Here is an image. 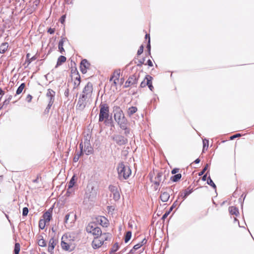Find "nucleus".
<instances>
[{
  "label": "nucleus",
  "mask_w": 254,
  "mask_h": 254,
  "mask_svg": "<svg viewBox=\"0 0 254 254\" xmlns=\"http://www.w3.org/2000/svg\"><path fill=\"white\" fill-rule=\"evenodd\" d=\"M182 178L181 174H177L173 176H172L170 178V180L173 182H177L179 181Z\"/></svg>",
  "instance_id": "28"
},
{
  "label": "nucleus",
  "mask_w": 254,
  "mask_h": 254,
  "mask_svg": "<svg viewBox=\"0 0 254 254\" xmlns=\"http://www.w3.org/2000/svg\"><path fill=\"white\" fill-rule=\"evenodd\" d=\"M111 235L109 233H101L95 237L91 243L92 247L94 249H97L101 248L103 245L106 244V242L109 241L111 239Z\"/></svg>",
  "instance_id": "2"
},
{
  "label": "nucleus",
  "mask_w": 254,
  "mask_h": 254,
  "mask_svg": "<svg viewBox=\"0 0 254 254\" xmlns=\"http://www.w3.org/2000/svg\"><path fill=\"white\" fill-rule=\"evenodd\" d=\"M57 244V241L54 239V238H52L49 242L48 244V251L51 254L53 253L54 249Z\"/></svg>",
  "instance_id": "16"
},
{
  "label": "nucleus",
  "mask_w": 254,
  "mask_h": 254,
  "mask_svg": "<svg viewBox=\"0 0 254 254\" xmlns=\"http://www.w3.org/2000/svg\"><path fill=\"white\" fill-rule=\"evenodd\" d=\"M98 221L103 227H107L109 224V221L107 218L104 216H100L98 218Z\"/></svg>",
  "instance_id": "18"
},
{
  "label": "nucleus",
  "mask_w": 254,
  "mask_h": 254,
  "mask_svg": "<svg viewBox=\"0 0 254 254\" xmlns=\"http://www.w3.org/2000/svg\"><path fill=\"white\" fill-rule=\"evenodd\" d=\"M152 79H153V78L149 75H147L145 76V79H146V84H147V86H148V88L151 91H152L154 88V87L152 85Z\"/></svg>",
  "instance_id": "21"
},
{
  "label": "nucleus",
  "mask_w": 254,
  "mask_h": 254,
  "mask_svg": "<svg viewBox=\"0 0 254 254\" xmlns=\"http://www.w3.org/2000/svg\"><path fill=\"white\" fill-rule=\"evenodd\" d=\"M118 172L120 178L127 179L131 174V170L128 166H126L123 163H121L118 167Z\"/></svg>",
  "instance_id": "5"
},
{
  "label": "nucleus",
  "mask_w": 254,
  "mask_h": 254,
  "mask_svg": "<svg viewBox=\"0 0 254 254\" xmlns=\"http://www.w3.org/2000/svg\"><path fill=\"white\" fill-rule=\"evenodd\" d=\"M234 220H235V221L237 220L236 217H235V218H234Z\"/></svg>",
  "instance_id": "63"
},
{
  "label": "nucleus",
  "mask_w": 254,
  "mask_h": 254,
  "mask_svg": "<svg viewBox=\"0 0 254 254\" xmlns=\"http://www.w3.org/2000/svg\"><path fill=\"white\" fill-rule=\"evenodd\" d=\"M69 216H70V214L69 213H68V214H67L65 215V220H64V223H67Z\"/></svg>",
  "instance_id": "54"
},
{
  "label": "nucleus",
  "mask_w": 254,
  "mask_h": 254,
  "mask_svg": "<svg viewBox=\"0 0 254 254\" xmlns=\"http://www.w3.org/2000/svg\"><path fill=\"white\" fill-rule=\"evenodd\" d=\"M119 248V247L118 244L117 243L115 244L111 249V252H116V251H118Z\"/></svg>",
  "instance_id": "41"
},
{
  "label": "nucleus",
  "mask_w": 254,
  "mask_h": 254,
  "mask_svg": "<svg viewBox=\"0 0 254 254\" xmlns=\"http://www.w3.org/2000/svg\"><path fill=\"white\" fill-rule=\"evenodd\" d=\"M143 48H144V47H143V45H141L140 46L139 49L137 51V55H140L143 53Z\"/></svg>",
  "instance_id": "44"
},
{
  "label": "nucleus",
  "mask_w": 254,
  "mask_h": 254,
  "mask_svg": "<svg viewBox=\"0 0 254 254\" xmlns=\"http://www.w3.org/2000/svg\"><path fill=\"white\" fill-rule=\"evenodd\" d=\"M109 190L113 194V198L117 201L120 198V194L116 186L110 185L109 187Z\"/></svg>",
  "instance_id": "14"
},
{
  "label": "nucleus",
  "mask_w": 254,
  "mask_h": 254,
  "mask_svg": "<svg viewBox=\"0 0 254 254\" xmlns=\"http://www.w3.org/2000/svg\"><path fill=\"white\" fill-rule=\"evenodd\" d=\"M55 95V92L52 89H48L46 93V96L49 100V108H50L54 103Z\"/></svg>",
  "instance_id": "13"
},
{
  "label": "nucleus",
  "mask_w": 254,
  "mask_h": 254,
  "mask_svg": "<svg viewBox=\"0 0 254 254\" xmlns=\"http://www.w3.org/2000/svg\"><path fill=\"white\" fill-rule=\"evenodd\" d=\"M131 237V232L130 231H128L126 233L125 238V242L127 243L130 239Z\"/></svg>",
  "instance_id": "38"
},
{
  "label": "nucleus",
  "mask_w": 254,
  "mask_h": 254,
  "mask_svg": "<svg viewBox=\"0 0 254 254\" xmlns=\"http://www.w3.org/2000/svg\"><path fill=\"white\" fill-rule=\"evenodd\" d=\"M91 102V100L86 98L84 96H81L78 100L76 105V109L78 110L82 111L85 108L87 103H90Z\"/></svg>",
  "instance_id": "10"
},
{
  "label": "nucleus",
  "mask_w": 254,
  "mask_h": 254,
  "mask_svg": "<svg viewBox=\"0 0 254 254\" xmlns=\"http://www.w3.org/2000/svg\"><path fill=\"white\" fill-rule=\"evenodd\" d=\"M41 254H46L45 252H42Z\"/></svg>",
  "instance_id": "62"
},
{
  "label": "nucleus",
  "mask_w": 254,
  "mask_h": 254,
  "mask_svg": "<svg viewBox=\"0 0 254 254\" xmlns=\"http://www.w3.org/2000/svg\"><path fill=\"white\" fill-rule=\"evenodd\" d=\"M206 175H204V176H203V177H202V179H203V180H205V179H206Z\"/></svg>",
  "instance_id": "60"
},
{
  "label": "nucleus",
  "mask_w": 254,
  "mask_h": 254,
  "mask_svg": "<svg viewBox=\"0 0 254 254\" xmlns=\"http://www.w3.org/2000/svg\"><path fill=\"white\" fill-rule=\"evenodd\" d=\"M192 189H190L189 188H188L187 189L185 190L183 193V199H185L192 192Z\"/></svg>",
  "instance_id": "34"
},
{
  "label": "nucleus",
  "mask_w": 254,
  "mask_h": 254,
  "mask_svg": "<svg viewBox=\"0 0 254 254\" xmlns=\"http://www.w3.org/2000/svg\"><path fill=\"white\" fill-rule=\"evenodd\" d=\"M65 17H66V16L65 15H63L60 18V21L62 23V24H64V21H65Z\"/></svg>",
  "instance_id": "50"
},
{
  "label": "nucleus",
  "mask_w": 254,
  "mask_h": 254,
  "mask_svg": "<svg viewBox=\"0 0 254 254\" xmlns=\"http://www.w3.org/2000/svg\"><path fill=\"white\" fill-rule=\"evenodd\" d=\"M66 58L64 56H61L58 59L57 66L61 65L66 61Z\"/></svg>",
  "instance_id": "31"
},
{
  "label": "nucleus",
  "mask_w": 254,
  "mask_h": 254,
  "mask_svg": "<svg viewBox=\"0 0 254 254\" xmlns=\"http://www.w3.org/2000/svg\"><path fill=\"white\" fill-rule=\"evenodd\" d=\"M20 251V245L19 243H16L14 246V253L15 254H19Z\"/></svg>",
  "instance_id": "36"
},
{
  "label": "nucleus",
  "mask_w": 254,
  "mask_h": 254,
  "mask_svg": "<svg viewBox=\"0 0 254 254\" xmlns=\"http://www.w3.org/2000/svg\"><path fill=\"white\" fill-rule=\"evenodd\" d=\"M41 179V177L40 175H38L37 176V178L36 179L33 180V182L34 183H37L39 182V179Z\"/></svg>",
  "instance_id": "52"
},
{
  "label": "nucleus",
  "mask_w": 254,
  "mask_h": 254,
  "mask_svg": "<svg viewBox=\"0 0 254 254\" xmlns=\"http://www.w3.org/2000/svg\"><path fill=\"white\" fill-rule=\"evenodd\" d=\"M93 84L92 83L89 82L83 88L81 96H84L90 100H92V95L93 93Z\"/></svg>",
  "instance_id": "9"
},
{
  "label": "nucleus",
  "mask_w": 254,
  "mask_h": 254,
  "mask_svg": "<svg viewBox=\"0 0 254 254\" xmlns=\"http://www.w3.org/2000/svg\"><path fill=\"white\" fill-rule=\"evenodd\" d=\"M200 162L199 159L197 158L194 161V163H198Z\"/></svg>",
  "instance_id": "59"
},
{
  "label": "nucleus",
  "mask_w": 254,
  "mask_h": 254,
  "mask_svg": "<svg viewBox=\"0 0 254 254\" xmlns=\"http://www.w3.org/2000/svg\"><path fill=\"white\" fill-rule=\"evenodd\" d=\"M90 150H88L87 153H86V154H88V155L92 153L93 150H92V148L90 147Z\"/></svg>",
  "instance_id": "56"
},
{
  "label": "nucleus",
  "mask_w": 254,
  "mask_h": 254,
  "mask_svg": "<svg viewBox=\"0 0 254 254\" xmlns=\"http://www.w3.org/2000/svg\"><path fill=\"white\" fill-rule=\"evenodd\" d=\"M67 40L65 38H62L59 42L58 49L61 54H63L64 52V43Z\"/></svg>",
  "instance_id": "20"
},
{
  "label": "nucleus",
  "mask_w": 254,
  "mask_h": 254,
  "mask_svg": "<svg viewBox=\"0 0 254 254\" xmlns=\"http://www.w3.org/2000/svg\"><path fill=\"white\" fill-rule=\"evenodd\" d=\"M75 176H73L68 184V189H71L73 187L75 183L74 180Z\"/></svg>",
  "instance_id": "37"
},
{
  "label": "nucleus",
  "mask_w": 254,
  "mask_h": 254,
  "mask_svg": "<svg viewBox=\"0 0 254 254\" xmlns=\"http://www.w3.org/2000/svg\"><path fill=\"white\" fill-rule=\"evenodd\" d=\"M170 213V211H168L166 212V213L163 215L162 217V219L163 220H165V219L167 217L169 214Z\"/></svg>",
  "instance_id": "47"
},
{
  "label": "nucleus",
  "mask_w": 254,
  "mask_h": 254,
  "mask_svg": "<svg viewBox=\"0 0 254 254\" xmlns=\"http://www.w3.org/2000/svg\"><path fill=\"white\" fill-rule=\"evenodd\" d=\"M87 233L91 234L94 238L99 235H101L102 233L101 228L97 226L95 222H90L88 224L86 227Z\"/></svg>",
  "instance_id": "6"
},
{
  "label": "nucleus",
  "mask_w": 254,
  "mask_h": 254,
  "mask_svg": "<svg viewBox=\"0 0 254 254\" xmlns=\"http://www.w3.org/2000/svg\"><path fill=\"white\" fill-rule=\"evenodd\" d=\"M79 146H80V151L79 153H77V154H76L74 156V157L73 158V161L74 162H77L78 161L80 156L83 154V151H82L83 146H82L81 143L80 144Z\"/></svg>",
  "instance_id": "26"
},
{
  "label": "nucleus",
  "mask_w": 254,
  "mask_h": 254,
  "mask_svg": "<svg viewBox=\"0 0 254 254\" xmlns=\"http://www.w3.org/2000/svg\"><path fill=\"white\" fill-rule=\"evenodd\" d=\"M28 212V208L27 207H24L23 208L22 215L24 216H27Z\"/></svg>",
  "instance_id": "43"
},
{
  "label": "nucleus",
  "mask_w": 254,
  "mask_h": 254,
  "mask_svg": "<svg viewBox=\"0 0 254 254\" xmlns=\"http://www.w3.org/2000/svg\"><path fill=\"white\" fill-rule=\"evenodd\" d=\"M109 117V107L106 104L100 105L99 122L107 123Z\"/></svg>",
  "instance_id": "4"
},
{
  "label": "nucleus",
  "mask_w": 254,
  "mask_h": 254,
  "mask_svg": "<svg viewBox=\"0 0 254 254\" xmlns=\"http://www.w3.org/2000/svg\"><path fill=\"white\" fill-rule=\"evenodd\" d=\"M180 169L179 168H174L171 171V173L172 174H175L178 173L179 172Z\"/></svg>",
  "instance_id": "48"
},
{
  "label": "nucleus",
  "mask_w": 254,
  "mask_h": 254,
  "mask_svg": "<svg viewBox=\"0 0 254 254\" xmlns=\"http://www.w3.org/2000/svg\"><path fill=\"white\" fill-rule=\"evenodd\" d=\"M114 119L118 123L120 127L125 129L126 127L127 120L125 118L123 111L121 108L119 106H115L114 107Z\"/></svg>",
  "instance_id": "3"
},
{
  "label": "nucleus",
  "mask_w": 254,
  "mask_h": 254,
  "mask_svg": "<svg viewBox=\"0 0 254 254\" xmlns=\"http://www.w3.org/2000/svg\"><path fill=\"white\" fill-rule=\"evenodd\" d=\"M121 75V70L120 69H117L115 70L111 75L110 81H113L112 83V86H114L117 88V86L118 84L122 85L123 83L122 79H120V77Z\"/></svg>",
  "instance_id": "7"
},
{
  "label": "nucleus",
  "mask_w": 254,
  "mask_h": 254,
  "mask_svg": "<svg viewBox=\"0 0 254 254\" xmlns=\"http://www.w3.org/2000/svg\"><path fill=\"white\" fill-rule=\"evenodd\" d=\"M145 39H148V40H149L150 41V35H149V34H146L145 35Z\"/></svg>",
  "instance_id": "58"
},
{
  "label": "nucleus",
  "mask_w": 254,
  "mask_h": 254,
  "mask_svg": "<svg viewBox=\"0 0 254 254\" xmlns=\"http://www.w3.org/2000/svg\"><path fill=\"white\" fill-rule=\"evenodd\" d=\"M173 207L175 206V203L173 204Z\"/></svg>",
  "instance_id": "64"
},
{
  "label": "nucleus",
  "mask_w": 254,
  "mask_h": 254,
  "mask_svg": "<svg viewBox=\"0 0 254 254\" xmlns=\"http://www.w3.org/2000/svg\"><path fill=\"white\" fill-rule=\"evenodd\" d=\"M147 49L148 50L149 54L150 55L151 46H150V41L149 40L148 41V44H147Z\"/></svg>",
  "instance_id": "53"
},
{
  "label": "nucleus",
  "mask_w": 254,
  "mask_h": 254,
  "mask_svg": "<svg viewBox=\"0 0 254 254\" xmlns=\"http://www.w3.org/2000/svg\"><path fill=\"white\" fill-rule=\"evenodd\" d=\"M172 190L170 188H166L161 191L160 198L163 202H167L170 196Z\"/></svg>",
  "instance_id": "11"
},
{
  "label": "nucleus",
  "mask_w": 254,
  "mask_h": 254,
  "mask_svg": "<svg viewBox=\"0 0 254 254\" xmlns=\"http://www.w3.org/2000/svg\"><path fill=\"white\" fill-rule=\"evenodd\" d=\"M55 28H50L48 30V32L49 33H50V34H53L55 33Z\"/></svg>",
  "instance_id": "51"
},
{
  "label": "nucleus",
  "mask_w": 254,
  "mask_h": 254,
  "mask_svg": "<svg viewBox=\"0 0 254 254\" xmlns=\"http://www.w3.org/2000/svg\"><path fill=\"white\" fill-rule=\"evenodd\" d=\"M137 83V78L135 75L130 76L125 84V87H128Z\"/></svg>",
  "instance_id": "15"
},
{
  "label": "nucleus",
  "mask_w": 254,
  "mask_h": 254,
  "mask_svg": "<svg viewBox=\"0 0 254 254\" xmlns=\"http://www.w3.org/2000/svg\"><path fill=\"white\" fill-rule=\"evenodd\" d=\"M207 183L211 186H212L213 188L216 189V186L215 184L213 183V181L211 179L210 177L208 178Z\"/></svg>",
  "instance_id": "40"
},
{
  "label": "nucleus",
  "mask_w": 254,
  "mask_h": 254,
  "mask_svg": "<svg viewBox=\"0 0 254 254\" xmlns=\"http://www.w3.org/2000/svg\"><path fill=\"white\" fill-rule=\"evenodd\" d=\"M25 87V84L24 83L21 84V85L18 87L16 90L15 96L20 94L22 92Z\"/></svg>",
  "instance_id": "30"
},
{
  "label": "nucleus",
  "mask_w": 254,
  "mask_h": 254,
  "mask_svg": "<svg viewBox=\"0 0 254 254\" xmlns=\"http://www.w3.org/2000/svg\"><path fill=\"white\" fill-rule=\"evenodd\" d=\"M37 59V57L36 55H35L32 57H31V55L30 53H27L26 54V58L25 64H27V66L31 64V62L36 60Z\"/></svg>",
  "instance_id": "19"
},
{
  "label": "nucleus",
  "mask_w": 254,
  "mask_h": 254,
  "mask_svg": "<svg viewBox=\"0 0 254 254\" xmlns=\"http://www.w3.org/2000/svg\"><path fill=\"white\" fill-rule=\"evenodd\" d=\"M137 111V108L136 107L132 106L129 107L127 111V114L128 116L130 117L133 114L135 113Z\"/></svg>",
  "instance_id": "25"
},
{
  "label": "nucleus",
  "mask_w": 254,
  "mask_h": 254,
  "mask_svg": "<svg viewBox=\"0 0 254 254\" xmlns=\"http://www.w3.org/2000/svg\"><path fill=\"white\" fill-rule=\"evenodd\" d=\"M173 205H172V206L171 207V208H170V210H169V211H170V212H171V211L172 210V209H173Z\"/></svg>",
  "instance_id": "61"
},
{
  "label": "nucleus",
  "mask_w": 254,
  "mask_h": 254,
  "mask_svg": "<svg viewBox=\"0 0 254 254\" xmlns=\"http://www.w3.org/2000/svg\"><path fill=\"white\" fill-rule=\"evenodd\" d=\"M52 217V208L49 209L47 211L45 212L42 216V218L43 220H45L46 222H47L49 223Z\"/></svg>",
  "instance_id": "17"
},
{
  "label": "nucleus",
  "mask_w": 254,
  "mask_h": 254,
  "mask_svg": "<svg viewBox=\"0 0 254 254\" xmlns=\"http://www.w3.org/2000/svg\"><path fill=\"white\" fill-rule=\"evenodd\" d=\"M146 64H147L148 66H151V67L153 66V63L151 60H148L147 61Z\"/></svg>",
  "instance_id": "55"
},
{
  "label": "nucleus",
  "mask_w": 254,
  "mask_h": 254,
  "mask_svg": "<svg viewBox=\"0 0 254 254\" xmlns=\"http://www.w3.org/2000/svg\"><path fill=\"white\" fill-rule=\"evenodd\" d=\"M8 48V44L7 42L3 43L0 46V53L4 54L7 50Z\"/></svg>",
  "instance_id": "24"
},
{
  "label": "nucleus",
  "mask_w": 254,
  "mask_h": 254,
  "mask_svg": "<svg viewBox=\"0 0 254 254\" xmlns=\"http://www.w3.org/2000/svg\"><path fill=\"white\" fill-rule=\"evenodd\" d=\"M47 224H49V223L41 219L39 220V227L40 229L43 230L45 228V226Z\"/></svg>",
  "instance_id": "32"
},
{
  "label": "nucleus",
  "mask_w": 254,
  "mask_h": 254,
  "mask_svg": "<svg viewBox=\"0 0 254 254\" xmlns=\"http://www.w3.org/2000/svg\"><path fill=\"white\" fill-rule=\"evenodd\" d=\"M208 167V164H206L205 167L203 168V169L200 173H199V174H198L199 176L202 175L205 173V172L207 170Z\"/></svg>",
  "instance_id": "42"
},
{
  "label": "nucleus",
  "mask_w": 254,
  "mask_h": 254,
  "mask_svg": "<svg viewBox=\"0 0 254 254\" xmlns=\"http://www.w3.org/2000/svg\"><path fill=\"white\" fill-rule=\"evenodd\" d=\"M146 242H147V240L145 238L143 239L140 243H138L134 246V247L133 248V250H136L138 249L141 246H142L143 245L145 244L146 243Z\"/></svg>",
  "instance_id": "29"
},
{
  "label": "nucleus",
  "mask_w": 254,
  "mask_h": 254,
  "mask_svg": "<svg viewBox=\"0 0 254 254\" xmlns=\"http://www.w3.org/2000/svg\"><path fill=\"white\" fill-rule=\"evenodd\" d=\"M32 99V96L30 95V94H28L27 96H26V100L28 102H30L31 101Z\"/></svg>",
  "instance_id": "49"
},
{
  "label": "nucleus",
  "mask_w": 254,
  "mask_h": 254,
  "mask_svg": "<svg viewBox=\"0 0 254 254\" xmlns=\"http://www.w3.org/2000/svg\"><path fill=\"white\" fill-rule=\"evenodd\" d=\"M12 96L9 95L8 97L4 101V102H3V105H7L9 104V102L12 100Z\"/></svg>",
  "instance_id": "39"
},
{
  "label": "nucleus",
  "mask_w": 254,
  "mask_h": 254,
  "mask_svg": "<svg viewBox=\"0 0 254 254\" xmlns=\"http://www.w3.org/2000/svg\"><path fill=\"white\" fill-rule=\"evenodd\" d=\"M90 66V64L87 60L84 59L82 60L80 65L81 72L83 74L86 73L87 72V69L89 68Z\"/></svg>",
  "instance_id": "12"
},
{
  "label": "nucleus",
  "mask_w": 254,
  "mask_h": 254,
  "mask_svg": "<svg viewBox=\"0 0 254 254\" xmlns=\"http://www.w3.org/2000/svg\"><path fill=\"white\" fill-rule=\"evenodd\" d=\"M38 244L39 246L44 247L46 246V242L44 240L43 236H39L38 238Z\"/></svg>",
  "instance_id": "27"
},
{
  "label": "nucleus",
  "mask_w": 254,
  "mask_h": 254,
  "mask_svg": "<svg viewBox=\"0 0 254 254\" xmlns=\"http://www.w3.org/2000/svg\"><path fill=\"white\" fill-rule=\"evenodd\" d=\"M162 176V174L161 173H158L156 175V177L155 178L154 184L159 185L160 182H161V178Z\"/></svg>",
  "instance_id": "35"
},
{
  "label": "nucleus",
  "mask_w": 254,
  "mask_h": 254,
  "mask_svg": "<svg viewBox=\"0 0 254 254\" xmlns=\"http://www.w3.org/2000/svg\"><path fill=\"white\" fill-rule=\"evenodd\" d=\"M4 94V92L2 90L1 88H0V95H3Z\"/></svg>",
  "instance_id": "57"
},
{
  "label": "nucleus",
  "mask_w": 254,
  "mask_h": 254,
  "mask_svg": "<svg viewBox=\"0 0 254 254\" xmlns=\"http://www.w3.org/2000/svg\"><path fill=\"white\" fill-rule=\"evenodd\" d=\"M70 76L71 80L74 82V88H78L81 82V78L78 71L76 68L71 67Z\"/></svg>",
  "instance_id": "8"
},
{
  "label": "nucleus",
  "mask_w": 254,
  "mask_h": 254,
  "mask_svg": "<svg viewBox=\"0 0 254 254\" xmlns=\"http://www.w3.org/2000/svg\"><path fill=\"white\" fill-rule=\"evenodd\" d=\"M229 211L230 214L234 215L237 217L239 215L238 209L234 206H230L229 207Z\"/></svg>",
  "instance_id": "22"
},
{
  "label": "nucleus",
  "mask_w": 254,
  "mask_h": 254,
  "mask_svg": "<svg viewBox=\"0 0 254 254\" xmlns=\"http://www.w3.org/2000/svg\"><path fill=\"white\" fill-rule=\"evenodd\" d=\"M116 142L119 145L124 144L126 142V140L125 138L121 135H117L114 138Z\"/></svg>",
  "instance_id": "23"
},
{
  "label": "nucleus",
  "mask_w": 254,
  "mask_h": 254,
  "mask_svg": "<svg viewBox=\"0 0 254 254\" xmlns=\"http://www.w3.org/2000/svg\"><path fill=\"white\" fill-rule=\"evenodd\" d=\"M75 246V237L69 233L64 234L62 238L61 247L65 251H71Z\"/></svg>",
  "instance_id": "1"
},
{
  "label": "nucleus",
  "mask_w": 254,
  "mask_h": 254,
  "mask_svg": "<svg viewBox=\"0 0 254 254\" xmlns=\"http://www.w3.org/2000/svg\"><path fill=\"white\" fill-rule=\"evenodd\" d=\"M240 136H241V134L240 133H237V134H236L235 135H233L230 136V140H233V139H235L236 137H240Z\"/></svg>",
  "instance_id": "45"
},
{
  "label": "nucleus",
  "mask_w": 254,
  "mask_h": 254,
  "mask_svg": "<svg viewBox=\"0 0 254 254\" xmlns=\"http://www.w3.org/2000/svg\"><path fill=\"white\" fill-rule=\"evenodd\" d=\"M209 146V141L206 139L203 140V149L202 152H204L205 151L208 149Z\"/></svg>",
  "instance_id": "33"
},
{
  "label": "nucleus",
  "mask_w": 254,
  "mask_h": 254,
  "mask_svg": "<svg viewBox=\"0 0 254 254\" xmlns=\"http://www.w3.org/2000/svg\"><path fill=\"white\" fill-rule=\"evenodd\" d=\"M146 79H145V78L140 83V87L142 88L146 87L147 86V84H146Z\"/></svg>",
  "instance_id": "46"
}]
</instances>
